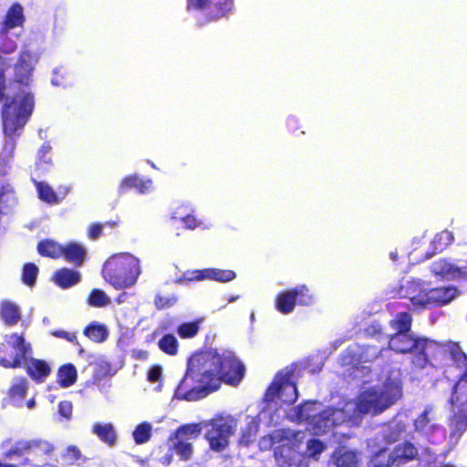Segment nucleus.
Returning a JSON list of instances; mask_svg holds the SVG:
<instances>
[{
	"mask_svg": "<svg viewBox=\"0 0 467 467\" xmlns=\"http://www.w3.org/2000/svg\"><path fill=\"white\" fill-rule=\"evenodd\" d=\"M186 375L199 383L197 388L184 394L187 400H196L207 396L217 390L223 382L208 351L198 355L190 362Z\"/></svg>",
	"mask_w": 467,
	"mask_h": 467,
	"instance_id": "obj_1",
	"label": "nucleus"
},
{
	"mask_svg": "<svg viewBox=\"0 0 467 467\" xmlns=\"http://www.w3.org/2000/svg\"><path fill=\"white\" fill-rule=\"evenodd\" d=\"M140 260L130 253L116 254L103 265V278L116 289L133 285L140 275Z\"/></svg>",
	"mask_w": 467,
	"mask_h": 467,
	"instance_id": "obj_2",
	"label": "nucleus"
},
{
	"mask_svg": "<svg viewBox=\"0 0 467 467\" xmlns=\"http://www.w3.org/2000/svg\"><path fill=\"white\" fill-rule=\"evenodd\" d=\"M388 346L396 353L412 354L411 364L419 369L425 368L430 363L431 352L441 348L437 342L417 337L410 332L391 335Z\"/></svg>",
	"mask_w": 467,
	"mask_h": 467,
	"instance_id": "obj_3",
	"label": "nucleus"
},
{
	"mask_svg": "<svg viewBox=\"0 0 467 467\" xmlns=\"http://www.w3.org/2000/svg\"><path fill=\"white\" fill-rule=\"evenodd\" d=\"M261 450L274 449V457L279 467L298 465L297 443L295 434L289 430L278 429L261 438Z\"/></svg>",
	"mask_w": 467,
	"mask_h": 467,
	"instance_id": "obj_4",
	"label": "nucleus"
},
{
	"mask_svg": "<svg viewBox=\"0 0 467 467\" xmlns=\"http://www.w3.org/2000/svg\"><path fill=\"white\" fill-rule=\"evenodd\" d=\"M34 106V96L31 93L24 94L17 104L15 99L6 102L2 109L4 132L13 136L21 130L31 116Z\"/></svg>",
	"mask_w": 467,
	"mask_h": 467,
	"instance_id": "obj_5",
	"label": "nucleus"
},
{
	"mask_svg": "<svg viewBox=\"0 0 467 467\" xmlns=\"http://www.w3.org/2000/svg\"><path fill=\"white\" fill-rule=\"evenodd\" d=\"M32 348L22 335L13 333L0 343V366L5 368H22L26 357L30 355Z\"/></svg>",
	"mask_w": 467,
	"mask_h": 467,
	"instance_id": "obj_6",
	"label": "nucleus"
},
{
	"mask_svg": "<svg viewBox=\"0 0 467 467\" xmlns=\"http://www.w3.org/2000/svg\"><path fill=\"white\" fill-rule=\"evenodd\" d=\"M450 403L453 406L458 403L464 404L466 410H459L453 413L448 420L450 429V439L451 441H459L464 432L467 431V373L463 379H460L457 384H453Z\"/></svg>",
	"mask_w": 467,
	"mask_h": 467,
	"instance_id": "obj_7",
	"label": "nucleus"
},
{
	"mask_svg": "<svg viewBox=\"0 0 467 467\" xmlns=\"http://www.w3.org/2000/svg\"><path fill=\"white\" fill-rule=\"evenodd\" d=\"M211 358L223 382L236 386L244 376V366L235 357V355L228 350L218 353L216 350H209Z\"/></svg>",
	"mask_w": 467,
	"mask_h": 467,
	"instance_id": "obj_8",
	"label": "nucleus"
},
{
	"mask_svg": "<svg viewBox=\"0 0 467 467\" xmlns=\"http://www.w3.org/2000/svg\"><path fill=\"white\" fill-rule=\"evenodd\" d=\"M293 374V370L279 371L267 387L264 400L266 402H275L279 399L284 404H294L298 398V392L296 384L291 380Z\"/></svg>",
	"mask_w": 467,
	"mask_h": 467,
	"instance_id": "obj_9",
	"label": "nucleus"
},
{
	"mask_svg": "<svg viewBox=\"0 0 467 467\" xmlns=\"http://www.w3.org/2000/svg\"><path fill=\"white\" fill-rule=\"evenodd\" d=\"M315 301L314 294L306 285H299L290 289L280 291L275 298V309L288 315L295 309L296 305L302 306H311Z\"/></svg>",
	"mask_w": 467,
	"mask_h": 467,
	"instance_id": "obj_10",
	"label": "nucleus"
},
{
	"mask_svg": "<svg viewBox=\"0 0 467 467\" xmlns=\"http://www.w3.org/2000/svg\"><path fill=\"white\" fill-rule=\"evenodd\" d=\"M206 427L205 438L211 449L222 451L228 446L229 438L235 431L236 420L234 418L218 416L211 420Z\"/></svg>",
	"mask_w": 467,
	"mask_h": 467,
	"instance_id": "obj_11",
	"label": "nucleus"
},
{
	"mask_svg": "<svg viewBox=\"0 0 467 467\" xmlns=\"http://www.w3.org/2000/svg\"><path fill=\"white\" fill-rule=\"evenodd\" d=\"M202 429L198 423H187L180 426L171 435L170 440H175L173 449L182 461H188L192 454L191 440L201 434Z\"/></svg>",
	"mask_w": 467,
	"mask_h": 467,
	"instance_id": "obj_12",
	"label": "nucleus"
},
{
	"mask_svg": "<svg viewBox=\"0 0 467 467\" xmlns=\"http://www.w3.org/2000/svg\"><path fill=\"white\" fill-rule=\"evenodd\" d=\"M389 407L381 392L376 389L365 391L357 403L358 410L363 414H379Z\"/></svg>",
	"mask_w": 467,
	"mask_h": 467,
	"instance_id": "obj_13",
	"label": "nucleus"
},
{
	"mask_svg": "<svg viewBox=\"0 0 467 467\" xmlns=\"http://www.w3.org/2000/svg\"><path fill=\"white\" fill-rule=\"evenodd\" d=\"M37 61L38 57L36 54L28 50L22 51L15 65V80L21 85H29L34 67Z\"/></svg>",
	"mask_w": 467,
	"mask_h": 467,
	"instance_id": "obj_14",
	"label": "nucleus"
},
{
	"mask_svg": "<svg viewBox=\"0 0 467 467\" xmlns=\"http://www.w3.org/2000/svg\"><path fill=\"white\" fill-rule=\"evenodd\" d=\"M413 428L416 432L425 436L431 441V436L439 431L441 426L436 422V417L431 405H428L413 420Z\"/></svg>",
	"mask_w": 467,
	"mask_h": 467,
	"instance_id": "obj_15",
	"label": "nucleus"
},
{
	"mask_svg": "<svg viewBox=\"0 0 467 467\" xmlns=\"http://www.w3.org/2000/svg\"><path fill=\"white\" fill-rule=\"evenodd\" d=\"M234 8V0H209L206 16L197 22L198 26L227 17Z\"/></svg>",
	"mask_w": 467,
	"mask_h": 467,
	"instance_id": "obj_16",
	"label": "nucleus"
},
{
	"mask_svg": "<svg viewBox=\"0 0 467 467\" xmlns=\"http://www.w3.org/2000/svg\"><path fill=\"white\" fill-rule=\"evenodd\" d=\"M458 289L453 285L426 289L424 307L441 306L456 297Z\"/></svg>",
	"mask_w": 467,
	"mask_h": 467,
	"instance_id": "obj_17",
	"label": "nucleus"
},
{
	"mask_svg": "<svg viewBox=\"0 0 467 467\" xmlns=\"http://www.w3.org/2000/svg\"><path fill=\"white\" fill-rule=\"evenodd\" d=\"M431 271L449 280L467 278V260L462 265H455L448 259H439L431 265Z\"/></svg>",
	"mask_w": 467,
	"mask_h": 467,
	"instance_id": "obj_18",
	"label": "nucleus"
},
{
	"mask_svg": "<svg viewBox=\"0 0 467 467\" xmlns=\"http://www.w3.org/2000/svg\"><path fill=\"white\" fill-rule=\"evenodd\" d=\"M389 455L394 467H400L410 462L416 460L419 456V449L410 441H405L389 449Z\"/></svg>",
	"mask_w": 467,
	"mask_h": 467,
	"instance_id": "obj_19",
	"label": "nucleus"
},
{
	"mask_svg": "<svg viewBox=\"0 0 467 467\" xmlns=\"http://www.w3.org/2000/svg\"><path fill=\"white\" fill-rule=\"evenodd\" d=\"M55 446L45 440L36 439L30 441H20L11 448L7 455H22L26 451H36L45 455H50L54 452Z\"/></svg>",
	"mask_w": 467,
	"mask_h": 467,
	"instance_id": "obj_20",
	"label": "nucleus"
},
{
	"mask_svg": "<svg viewBox=\"0 0 467 467\" xmlns=\"http://www.w3.org/2000/svg\"><path fill=\"white\" fill-rule=\"evenodd\" d=\"M426 289L420 280H410L400 287L401 297L408 298L414 308H424Z\"/></svg>",
	"mask_w": 467,
	"mask_h": 467,
	"instance_id": "obj_21",
	"label": "nucleus"
},
{
	"mask_svg": "<svg viewBox=\"0 0 467 467\" xmlns=\"http://www.w3.org/2000/svg\"><path fill=\"white\" fill-rule=\"evenodd\" d=\"M26 374L36 383H43L51 373V368L47 361L36 358L26 357L24 366Z\"/></svg>",
	"mask_w": 467,
	"mask_h": 467,
	"instance_id": "obj_22",
	"label": "nucleus"
},
{
	"mask_svg": "<svg viewBox=\"0 0 467 467\" xmlns=\"http://www.w3.org/2000/svg\"><path fill=\"white\" fill-rule=\"evenodd\" d=\"M152 181L140 177L138 174H130L121 179L119 184V194H125L130 190H135L139 194H146L151 188Z\"/></svg>",
	"mask_w": 467,
	"mask_h": 467,
	"instance_id": "obj_23",
	"label": "nucleus"
},
{
	"mask_svg": "<svg viewBox=\"0 0 467 467\" xmlns=\"http://www.w3.org/2000/svg\"><path fill=\"white\" fill-rule=\"evenodd\" d=\"M361 452L358 450H350L344 445L335 449L331 460L337 467H358Z\"/></svg>",
	"mask_w": 467,
	"mask_h": 467,
	"instance_id": "obj_24",
	"label": "nucleus"
},
{
	"mask_svg": "<svg viewBox=\"0 0 467 467\" xmlns=\"http://www.w3.org/2000/svg\"><path fill=\"white\" fill-rule=\"evenodd\" d=\"M402 380L399 377L388 376L379 390L391 407L402 397Z\"/></svg>",
	"mask_w": 467,
	"mask_h": 467,
	"instance_id": "obj_25",
	"label": "nucleus"
},
{
	"mask_svg": "<svg viewBox=\"0 0 467 467\" xmlns=\"http://www.w3.org/2000/svg\"><path fill=\"white\" fill-rule=\"evenodd\" d=\"M87 255L86 248L75 242L67 243L62 246L61 257L74 266H81Z\"/></svg>",
	"mask_w": 467,
	"mask_h": 467,
	"instance_id": "obj_26",
	"label": "nucleus"
},
{
	"mask_svg": "<svg viewBox=\"0 0 467 467\" xmlns=\"http://www.w3.org/2000/svg\"><path fill=\"white\" fill-rule=\"evenodd\" d=\"M26 21L23 6L19 3H14L6 11L3 21L1 33L22 26Z\"/></svg>",
	"mask_w": 467,
	"mask_h": 467,
	"instance_id": "obj_27",
	"label": "nucleus"
},
{
	"mask_svg": "<svg viewBox=\"0 0 467 467\" xmlns=\"http://www.w3.org/2000/svg\"><path fill=\"white\" fill-rule=\"evenodd\" d=\"M53 281L60 288L67 289L80 281V274L76 270L63 267L54 273Z\"/></svg>",
	"mask_w": 467,
	"mask_h": 467,
	"instance_id": "obj_28",
	"label": "nucleus"
},
{
	"mask_svg": "<svg viewBox=\"0 0 467 467\" xmlns=\"http://www.w3.org/2000/svg\"><path fill=\"white\" fill-rule=\"evenodd\" d=\"M91 431L102 442L109 446H113L116 443L117 433L111 423L96 422L93 424Z\"/></svg>",
	"mask_w": 467,
	"mask_h": 467,
	"instance_id": "obj_29",
	"label": "nucleus"
},
{
	"mask_svg": "<svg viewBox=\"0 0 467 467\" xmlns=\"http://www.w3.org/2000/svg\"><path fill=\"white\" fill-rule=\"evenodd\" d=\"M83 334L92 342L102 343L108 338L109 330L104 324L93 321L84 328Z\"/></svg>",
	"mask_w": 467,
	"mask_h": 467,
	"instance_id": "obj_30",
	"label": "nucleus"
},
{
	"mask_svg": "<svg viewBox=\"0 0 467 467\" xmlns=\"http://www.w3.org/2000/svg\"><path fill=\"white\" fill-rule=\"evenodd\" d=\"M62 246L51 239H44L37 244V253L43 257L57 259L61 257Z\"/></svg>",
	"mask_w": 467,
	"mask_h": 467,
	"instance_id": "obj_31",
	"label": "nucleus"
},
{
	"mask_svg": "<svg viewBox=\"0 0 467 467\" xmlns=\"http://www.w3.org/2000/svg\"><path fill=\"white\" fill-rule=\"evenodd\" d=\"M0 317L7 326L16 325L21 318L19 307L9 301L1 304Z\"/></svg>",
	"mask_w": 467,
	"mask_h": 467,
	"instance_id": "obj_32",
	"label": "nucleus"
},
{
	"mask_svg": "<svg viewBox=\"0 0 467 467\" xmlns=\"http://www.w3.org/2000/svg\"><path fill=\"white\" fill-rule=\"evenodd\" d=\"M57 377L60 387H70L77 381V369L70 363L64 364L58 368Z\"/></svg>",
	"mask_w": 467,
	"mask_h": 467,
	"instance_id": "obj_33",
	"label": "nucleus"
},
{
	"mask_svg": "<svg viewBox=\"0 0 467 467\" xmlns=\"http://www.w3.org/2000/svg\"><path fill=\"white\" fill-rule=\"evenodd\" d=\"M338 412V410L333 408H327L320 411L317 415L313 417L314 424L318 429H326L336 425L334 416Z\"/></svg>",
	"mask_w": 467,
	"mask_h": 467,
	"instance_id": "obj_34",
	"label": "nucleus"
},
{
	"mask_svg": "<svg viewBox=\"0 0 467 467\" xmlns=\"http://www.w3.org/2000/svg\"><path fill=\"white\" fill-rule=\"evenodd\" d=\"M390 327L396 333L410 332L412 326V317L409 312H400L395 318L390 320Z\"/></svg>",
	"mask_w": 467,
	"mask_h": 467,
	"instance_id": "obj_35",
	"label": "nucleus"
},
{
	"mask_svg": "<svg viewBox=\"0 0 467 467\" xmlns=\"http://www.w3.org/2000/svg\"><path fill=\"white\" fill-rule=\"evenodd\" d=\"M367 467H394L389 455V449L385 447L374 452L370 456Z\"/></svg>",
	"mask_w": 467,
	"mask_h": 467,
	"instance_id": "obj_36",
	"label": "nucleus"
},
{
	"mask_svg": "<svg viewBox=\"0 0 467 467\" xmlns=\"http://www.w3.org/2000/svg\"><path fill=\"white\" fill-rule=\"evenodd\" d=\"M202 318H198L191 322L182 323L177 327V333L181 338H192L195 337L199 330L200 326L202 323Z\"/></svg>",
	"mask_w": 467,
	"mask_h": 467,
	"instance_id": "obj_37",
	"label": "nucleus"
},
{
	"mask_svg": "<svg viewBox=\"0 0 467 467\" xmlns=\"http://www.w3.org/2000/svg\"><path fill=\"white\" fill-rule=\"evenodd\" d=\"M39 269L34 263H26L22 266L21 281L29 287H33L36 283Z\"/></svg>",
	"mask_w": 467,
	"mask_h": 467,
	"instance_id": "obj_38",
	"label": "nucleus"
},
{
	"mask_svg": "<svg viewBox=\"0 0 467 467\" xmlns=\"http://www.w3.org/2000/svg\"><path fill=\"white\" fill-rule=\"evenodd\" d=\"M206 279L214 280L221 283H226L234 280L236 274L233 270H223L217 268L205 269Z\"/></svg>",
	"mask_w": 467,
	"mask_h": 467,
	"instance_id": "obj_39",
	"label": "nucleus"
},
{
	"mask_svg": "<svg viewBox=\"0 0 467 467\" xmlns=\"http://www.w3.org/2000/svg\"><path fill=\"white\" fill-rule=\"evenodd\" d=\"M453 241V237L448 231H442L437 234L432 242V254H436L441 253L451 242Z\"/></svg>",
	"mask_w": 467,
	"mask_h": 467,
	"instance_id": "obj_40",
	"label": "nucleus"
},
{
	"mask_svg": "<svg viewBox=\"0 0 467 467\" xmlns=\"http://www.w3.org/2000/svg\"><path fill=\"white\" fill-rule=\"evenodd\" d=\"M258 431L259 425L254 420L249 421L241 431L239 443L244 446H249L255 440Z\"/></svg>",
	"mask_w": 467,
	"mask_h": 467,
	"instance_id": "obj_41",
	"label": "nucleus"
},
{
	"mask_svg": "<svg viewBox=\"0 0 467 467\" xmlns=\"http://www.w3.org/2000/svg\"><path fill=\"white\" fill-rule=\"evenodd\" d=\"M36 189L38 197L41 201L49 203L54 204L58 202V197L55 191L47 183L44 182H39L36 183Z\"/></svg>",
	"mask_w": 467,
	"mask_h": 467,
	"instance_id": "obj_42",
	"label": "nucleus"
},
{
	"mask_svg": "<svg viewBox=\"0 0 467 467\" xmlns=\"http://www.w3.org/2000/svg\"><path fill=\"white\" fill-rule=\"evenodd\" d=\"M27 393L26 379L22 378L13 383L8 390V397L14 401H20L25 399Z\"/></svg>",
	"mask_w": 467,
	"mask_h": 467,
	"instance_id": "obj_43",
	"label": "nucleus"
},
{
	"mask_svg": "<svg viewBox=\"0 0 467 467\" xmlns=\"http://www.w3.org/2000/svg\"><path fill=\"white\" fill-rule=\"evenodd\" d=\"M160 349L170 355L173 356L178 352V340L172 334H165L158 342Z\"/></svg>",
	"mask_w": 467,
	"mask_h": 467,
	"instance_id": "obj_44",
	"label": "nucleus"
},
{
	"mask_svg": "<svg viewBox=\"0 0 467 467\" xmlns=\"http://www.w3.org/2000/svg\"><path fill=\"white\" fill-rule=\"evenodd\" d=\"M136 444H143L150 441L151 437V426L148 422H142L137 425L132 433Z\"/></svg>",
	"mask_w": 467,
	"mask_h": 467,
	"instance_id": "obj_45",
	"label": "nucleus"
},
{
	"mask_svg": "<svg viewBox=\"0 0 467 467\" xmlns=\"http://www.w3.org/2000/svg\"><path fill=\"white\" fill-rule=\"evenodd\" d=\"M88 304L94 307H103L110 304V299L104 291L95 288L88 295Z\"/></svg>",
	"mask_w": 467,
	"mask_h": 467,
	"instance_id": "obj_46",
	"label": "nucleus"
},
{
	"mask_svg": "<svg viewBox=\"0 0 467 467\" xmlns=\"http://www.w3.org/2000/svg\"><path fill=\"white\" fill-rule=\"evenodd\" d=\"M115 228L118 226V222L116 221H107L104 223H94L89 225L88 231V236L91 240H96L102 234V230L105 227Z\"/></svg>",
	"mask_w": 467,
	"mask_h": 467,
	"instance_id": "obj_47",
	"label": "nucleus"
},
{
	"mask_svg": "<svg viewBox=\"0 0 467 467\" xmlns=\"http://www.w3.org/2000/svg\"><path fill=\"white\" fill-rule=\"evenodd\" d=\"M205 269L202 270H188L185 271L179 278L176 279L177 284L183 282L202 281L206 279Z\"/></svg>",
	"mask_w": 467,
	"mask_h": 467,
	"instance_id": "obj_48",
	"label": "nucleus"
},
{
	"mask_svg": "<svg viewBox=\"0 0 467 467\" xmlns=\"http://www.w3.org/2000/svg\"><path fill=\"white\" fill-rule=\"evenodd\" d=\"M178 302V296L171 295L170 296L156 295L154 297V306L156 309L162 310L173 306Z\"/></svg>",
	"mask_w": 467,
	"mask_h": 467,
	"instance_id": "obj_49",
	"label": "nucleus"
},
{
	"mask_svg": "<svg viewBox=\"0 0 467 467\" xmlns=\"http://www.w3.org/2000/svg\"><path fill=\"white\" fill-rule=\"evenodd\" d=\"M52 335L56 337L64 338L68 342H71L78 347V353L84 354L85 350L82 346L79 344L78 340V336L76 332H68L65 330H54L52 331Z\"/></svg>",
	"mask_w": 467,
	"mask_h": 467,
	"instance_id": "obj_50",
	"label": "nucleus"
},
{
	"mask_svg": "<svg viewBox=\"0 0 467 467\" xmlns=\"http://www.w3.org/2000/svg\"><path fill=\"white\" fill-rule=\"evenodd\" d=\"M209 0H186V10L188 12H202V17L206 16Z\"/></svg>",
	"mask_w": 467,
	"mask_h": 467,
	"instance_id": "obj_51",
	"label": "nucleus"
},
{
	"mask_svg": "<svg viewBox=\"0 0 467 467\" xmlns=\"http://www.w3.org/2000/svg\"><path fill=\"white\" fill-rule=\"evenodd\" d=\"M80 450L76 445H69L63 453V458L67 461L68 464H73L81 458Z\"/></svg>",
	"mask_w": 467,
	"mask_h": 467,
	"instance_id": "obj_52",
	"label": "nucleus"
},
{
	"mask_svg": "<svg viewBox=\"0 0 467 467\" xmlns=\"http://www.w3.org/2000/svg\"><path fill=\"white\" fill-rule=\"evenodd\" d=\"M51 149H52L51 146L47 142L44 143L40 147V149L38 150V162H37L38 165H41L42 163L43 164H51L52 160L49 156Z\"/></svg>",
	"mask_w": 467,
	"mask_h": 467,
	"instance_id": "obj_53",
	"label": "nucleus"
},
{
	"mask_svg": "<svg viewBox=\"0 0 467 467\" xmlns=\"http://www.w3.org/2000/svg\"><path fill=\"white\" fill-rule=\"evenodd\" d=\"M9 68V64H2L0 65V102H2L5 98V90H6V78L5 72Z\"/></svg>",
	"mask_w": 467,
	"mask_h": 467,
	"instance_id": "obj_54",
	"label": "nucleus"
},
{
	"mask_svg": "<svg viewBox=\"0 0 467 467\" xmlns=\"http://www.w3.org/2000/svg\"><path fill=\"white\" fill-rule=\"evenodd\" d=\"M72 403L67 400H62L58 403V413L66 418L70 419L72 415Z\"/></svg>",
	"mask_w": 467,
	"mask_h": 467,
	"instance_id": "obj_55",
	"label": "nucleus"
},
{
	"mask_svg": "<svg viewBox=\"0 0 467 467\" xmlns=\"http://www.w3.org/2000/svg\"><path fill=\"white\" fill-rule=\"evenodd\" d=\"M307 448L311 454L315 455L321 453L325 449V445L321 441L317 439H310L308 441Z\"/></svg>",
	"mask_w": 467,
	"mask_h": 467,
	"instance_id": "obj_56",
	"label": "nucleus"
},
{
	"mask_svg": "<svg viewBox=\"0 0 467 467\" xmlns=\"http://www.w3.org/2000/svg\"><path fill=\"white\" fill-rule=\"evenodd\" d=\"M161 377V368L160 366H153L148 372V380L151 383H155L160 380Z\"/></svg>",
	"mask_w": 467,
	"mask_h": 467,
	"instance_id": "obj_57",
	"label": "nucleus"
},
{
	"mask_svg": "<svg viewBox=\"0 0 467 467\" xmlns=\"http://www.w3.org/2000/svg\"><path fill=\"white\" fill-rule=\"evenodd\" d=\"M182 222L183 223L184 226L188 229H195L200 224L198 220L192 214H188L182 217Z\"/></svg>",
	"mask_w": 467,
	"mask_h": 467,
	"instance_id": "obj_58",
	"label": "nucleus"
},
{
	"mask_svg": "<svg viewBox=\"0 0 467 467\" xmlns=\"http://www.w3.org/2000/svg\"><path fill=\"white\" fill-rule=\"evenodd\" d=\"M286 125L288 130L292 132H295L296 130L299 129L298 120L294 117L287 119Z\"/></svg>",
	"mask_w": 467,
	"mask_h": 467,
	"instance_id": "obj_59",
	"label": "nucleus"
},
{
	"mask_svg": "<svg viewBox=\"0 0 467 467\" xmlns=\"http://www.w3.org/2000/svg\"><path fill=\"white\" fill-rule=\"evenodd\" d=\"M366 331L370 334V335H376V334H380L382 329L380 327L379 325L376 324V325H370L367 329Z\"/></svg>",
	"mask_w": 467,
	"mask_h": 467,
	"instance_id": "obj_60",
	"label": "nucleus"
},
{
	"mask_svg": "<svg viewBox=\"0 0 467 467\" xmlns=\"http://www.w3.org/2000/svg\"><path fill=\"white\" fill-rule=\"evenodd\" d=\"M2 49L5 53H11L16 49V44L15 42H10L7 47H3Z\"/></svg>",
	"mask_w": 467,
	"mask_h": 467,
	"instance_id": "obj_61",
	"label": "nucleus"
},
{
	"mask_svg": "<svg viewBox=\"0 0 467 467\" xmlns=\"http://www.w3.org/2000/svg\"><path fill=\"white\" fill-rule=\"evenodd\" d=\"M0 467H18L16 464L3 463L0 462Z\"/></svg>",
	"mask_w": 467,
	"mask_h": 467,
	"instance_id": "obj_62",
	"label": "nucleus"
},
{
	"mask_svg": "<svg viewBox=\"0 0 467 467\" xmlns=\"http://www.w3.org/2000/svg\"><path fill=\"white\" fill-rule=\"evenodd\" d=\"M34 405H35V401H34L33 400H29V401L27 402V406H28L29 408H32Z\"/></svg>",
	"mask_w": 467,
	"mask_h": 467,
	"instance_id": "obj_63",
	"label": "nucleus"
},
{
	"mask_svg": "<svg viewBox=\"0 0 467 467\" xmlns=\"http://www.w3.org/2000/svg\"><path fill=\"white\" fill-rule=\"evenodd\" d=\"M441 467H455V466L452 464L447 463V464H443Z\"/></svg>",
	"mask_w": 467,
	"mask_h": 467,
	"instance_id": "obj_64",
	"label": "nucleus"
}]
</instances>
